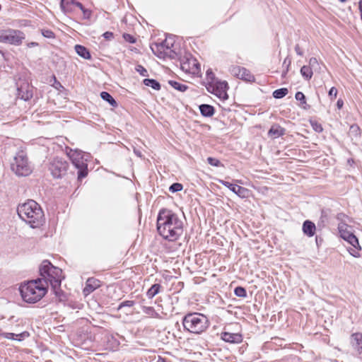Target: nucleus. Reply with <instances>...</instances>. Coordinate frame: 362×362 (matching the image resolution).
<instances>
[{
	"label": "nucleus",
	"instance_id": "1",
	"mask_svg": "<svg viewBox=\"0 0 362 362\" xmlns=\"http://www.w3.org/2000/svg\"><path fill=\"white\" fill-rule=\"evenodd\" d=\"M157 230L164 239L175 241L182 234L183 223L176 214L162 209L157 217Z\"/></svg>",
	"mask_w": 362,
	"mask_h": 362
},
{
	"label": "nucleus",
	"instance_id": "2",
	"mask_svg": "<svg viewBox=\"0 0 362 362\" xmlns=\"http://www.w3.org/2000/svg\"><path fill=\"white\" fill-rule=\"evenodd\" d=\"M40 274L43 284H46L48 288L49 284L51 285L54 294L62 300L64 293L60 289L62 276V270L59 267H54L48 260H44L40 267Z\"/></svg>",
	"mask_w": 362,
	"mask_h": 362
},
{
	"label": "nucleus",
	"instance_id": "3",
	"mask_svg": "<svg viewBox=\"0 0 362 362\" xmlns=\"http://www.w3.org/2000/svg\"><path fill=\"white\" fill-rule=\"evenodd\" d=\"M19 217L32 228H37L44 222V213L41 206L34 200L19 204L17 208Z\"/></svg>",
	"mask_w": 362,
	"mask_h": 362
},
{
	"label": "nucleus",
	"instance_id": "4",
	"mask_svg": "<svg viewBox=\"0 0 362 362\" xmlns=\"http://www.w3.org/2000/svg\"><path fill=\"white\" fill-rule=\"evenodd\" d=\"M47 291L46 284L42 279H35L22 284L20 293L23 300L28 303H35L42 299Z\"/></svg>",
	"mask_w": 362,
	"mask_h": 362
},
{
	"label": "nucleus",
	"instance_id": "5",
	"mask_svg": "<svg viewBox=\"0 0 362 362\" xmlns=\"http://www.w3.org/2000/svg\"><path fill=\"white\" fill-rule=\"evenodd\" d=\"M182 325L185 330L193 334H201L206 330L209 322L206 316L199 313H189L182 319Z\"/></svg>",
	"mask_w": 362,
	"mask_h": 362
},
{
	"label": "nucleus",
	"instance_id": "6",
	"mask_svg": "<svg viewBox=\"0 0 362 362\" xmlns=\"http://www.w3.org/2000/svg\"><path fill=\"white\" fill-rule=\"evenodd\" d=\"M66 155L78 170V179L82 180L86 177L88 174V162L90 160V154L78 149L67 148Z\"/></svg>",
	"mask_w": 362,
	"mask_h": 362
},
{
	"label": "nucleus",
	"instance_id": "7",
	"mask_svg": "<svg viewBox=\"0 0 362 362\" xmlns=\"http://www.w3.org/2000/svg\"><path fill=\"white\" fill-rule=\"evenodd\" d=\"M11 169L18 177H26L31 174L33 167L24 151L18 152L13 157Z\"/></svg>",
	"mask_w": 362,
	"mask_h": 362
},
{
	"label": "nucleus",
	"instance_id": "8",
	"mask_svg": "<svg viewBox=\"0 0 362 362\" xmlns=\"http://www.w3.org/2000/svg\"><path fill=\"white\" fill-rule=\"evenodd\" d=\"M338 229L340 236L354 247V249L349 250L350 254L353 257H358L361 247L358 238L351 230V227L344 223H341L338 226Z\"/></svg>",
	"mask_w": 362,
	"mask_h": 362
},
{
	"label": "nucleus",
	"instance_id": "9",
	"mask_svg": "<svg viewBox=\"0 0 362 362\" xmlns=\"http://www.w3.org/2000/svg\"><path fill=\"white\" fill-rule=\"evenodd\" d=\"M25 38L23 32L19 30L8 29L0 30V42L19 46Z\"/></svg>",
	"mask_w": 362,
	"mask_h": 362
},
{
	"label": "nucleus",
	"instance_id": "10",
	"mask_svg": "<svg viewBox=\"0 0 362 362\" xmlns=\"http://www.w3.org/2000/svg\"><path fill=\"white\" fill-rule=\"evenodd\" d=\"M49 170L54 178H62L66 174L69 163L63 158L55 157L49 163Z\"/></svg>",
	"mask_w": 362,
	"mask_h": 362
},
{
	"label": "nucleus",
	"instance_id": "11",
	"mask_svg": "<svg viewBox=\"0 0 362 362\" xmlns=\"http://www.w3.org/2000/svg\"><path fill=\"white\" fill-rule=\"evenodd\" d=\"M230 73L235 77L247 82L255 81V76L251 72L240 66H232L229 69Z\"/></svg>",
	"mask_w": 362,
	"mask_h": 362
},
{
	"label": "nucleus",
	"instance_id": "12",
	"mask_svg": "<svg viewBox=\"0 0 362 362\" xmlns=\"http://www.w3.org/2000/svg\"><path fill=\"white\" fill-rule=\"evenodd\" d=\"M350 344L354 351V356L362 360V333H353L350 337Z\"/></svg>",
	"mask_w": 362,
	"mask_h": 362
},
{
	"label": "nucleus",
	"instance_id": "13",
	"mask_svg": "<svg viewBox=\"0 0 362 362\" xmlns=\"http://www.w3.org/2000/svg\"><path fill=\"white\" fill-rule=\"evenodd\" d=\"M173 46V43H169L167 40L160 43H154L151 46V49L153 54L160 59H165V53L170 47Z\"/></svg>",
	"mask_w": 362,
	"mask_h": 362
},
{
	"label": "nucleus",
	"instance_id": "14",
	"mask_svg": "<svg viewBox=\"0 0 362 362\" xmlns=\"http://www.w3.org/2000/svg\"><path fill=\"white\" fill-rule=\"evenodd\" d=\"M228 88V83L225 81H216L214 82V93L219 98L223 100H227L228 95L227 94V90Z\"/></svg>",
	"mask_w": 362,
	"mask_h": 362
},
{
	"label": "nucleus",
	"instance_id": "15",
	"mask_svg": "<svg viewBox=\"0 0 362 362\" xmlns=\"http://www.w3.org/2000/svg\"><path fill=\"white\" fill-rule=\"evenodd\" d=\"M220 183L228 187L233 193L241 198H245L248 196L249 190L245 187L232 184L225 180H220Z\"/></svg>",
	"mask_w": 362,
	"mask_h": 362
},
{
	"label": "nucleus",
	"instance_id": "16",
	"mask_svg": "<svg viewBox=\"0 0 362 362\" xmlns=\"http://www.w3.org/2000/svg\"><path fill=\"white\" fill-rule=\"evenodd\" d=\"M221 339L231 344H239L243 341V336L240 333L223 332L221 333Z\"/></svg>",
	"mask_w": 362,
	"mask_h": 362
},
{
	"label": "nucleus",
	"instance_id": "17",
	"mask_svg": "<svg viewBox=\"0 0 362 362\" xmlns=\"http://www.w3.org/2000/svg\"><path fill=\"white\" fill-rule=\"evenodd\" d=\"M100 286V281L98 279L93 277L88 278L86 281V286L83 290V293L85 296H88Z\"/></svg>",
	"mask_w": 362,
	"mask_h": 362
},
{
	"label": "nucleus",
	"instance_id": "18",
	"mask_svg": "<svg viewBox=\"0 0 362 362\" xmlns=\"http://www.w3.org/2000/svg\"><path fill=\"white\" fill-rule=\"evenodd\" d=\"M79 1L76 0H61L60 6L62 11L65 13H72L76 11V4Z\"/></svg>",
	"mask_w": 362,
	"mask_h": 362
},
{
	"label": "nucleus",
	"instance_id": "19",
	"mask_svg": "<svg viewBox=\"0 0 362 362\" xmlns=\"http://www.w3.org/2000/svg\"><path fill=\"white\" fill-rule=\"evenodd\" d=\"M302 230L305 235L313 237L315 233L316 226L311 221L306 220L303 223Z\"/></svg>",
	"mask_w": 362,
	"mask_h": 362
},
{
	"label": "nucleus",
	"instance_id": "20",
	"mask_svg": "<svg viewBox=\"0 0 362 362\" xmlns=\"http://www.w3.org/2000/svg\"><path fill=\"white\" fill-rule=\"evenodd\" d=\"M29 333L28 332H23L18 334L11 333V332H2L0 334V336L5 339H15L18 341H21L24 339L25 338H27L29 337Z\"/></svg>",
	"mask_w": 362,
	"mask_h": 362
},
{
	"label": "nucleus",
	"instance_id": "21",
	"mask_svg": "<svg viewBox=\"0 0 362 362\" xmlns=\"http://www.w3.org/2000/svg\"><path fill=\"white\" fill-rule=\"evenodd\" d=\"M285 134V129L279 124L272 125L268 132L269 136L278 138Z\"/></svg>",
	"mask_w": 362,
	"mask_h": 362
},
{
	"label": "nucleus",
	"instance_id": "22",
	"mask_svg": "<svg viewBox=\"0 0 362 362\" xmlns=\"http://www.w3.org/2000/svg\"><path fill=\"white\" fill-rule=\"evenodd\" d=\"M199 110L204 117H211L214 115L215 109L212 105L202 104L199 105Z\"/></svg>",
	"mask_w": 362,
	"mask_h": 362
},
{
	"label": "nucleus",
	"instance_id": "23",
	"mask_svg": "<svg viewBox=\"0 0 362 362\" xmlns=\"http://www.w3.org/2000/svg\"><path fill=\"white\" fill-rule=\"evenodd\" d=\"M18 95L21 99L27 101L33 97V91L21 86L18 88Z\"/></svg>",
	"mask_w": 362,
	"mask_h": 362
},
{
	"label": "nucleus",
	"instance_id": "24",
	"mask_svg": "<svg viewBox=\"0 0 362 362\" xmlns=\"http://www.w3.org/2000/svg\"><path fill=\"white\" fill-rule=\"evenodd\" d=\"M75 51L80 57L85 59H89L91 57L90 52L84 46L76 45L75 46Z\"/></svg>",
	"mask_w": 362,
	"mask_h": 362
},
{
	"label": "nucleus",
	"instance_id": "25",
	"mask_svg": "<svg viewBox=\"0 0 362 362\" xmlns=\"http://www.w3.org/2000/svg\"><path fill=\"white\" fill-rule=\"evenodd\" d=\"M300 72L303 78L306 81L310 80L313 75V69L309 65L303 66Z\"/></svg>",
	"mask_w": 362,
	"mask_h": 362
},
{
	"label": "nucleus",
	"instance_id": "26",
	"mask_svg": "<svg viewBox=\"0 0 362 362\" xmlns=\"http://www.w3.org/2000/svg\"><path fill=\"white\" fill-rule=\"evenodd\" d=\"M100 97L101 98L107 102L111 106L115 107L117 106V103L116 100L113 98V97L106 91H103L100 93Z\"/></svg>",
	"mask_w": 362,
	"mask_h": 362
},
{
	"label": "nucleus",
	"instance_id": "27",
	"mask_svg": "<svg viewBox=\"0 0 362 362\" xmlns=\"http://www.w3.org/2000/svg\"><path fill=\"white\" fill-rule=\"evenodd\" d=\"M144 313L150 317L160 318V315L155 310L154 308L151 306H142L141 307Z\"/></svg>",
	"mask_w": 362,
	"mask_h": 362
},
{
	"label": "nucleus",
	"instance_id": "28",
	"mask_svg": "<svg viewBox=\"0 0 362 362\" xmlns=\"http://www.w3.org/2000/svg\"><path fill=\"white\" fill-rule=\"evenodd\" d=\"M143 83L145 86L151 87L153 89L156 90H159L160 89V85L158 81L153 78H145L143 81Z\"/></svg>",
	"mask_w": 362,
	"mask_h": 362
},
{
	"label": "nucleus",
	"instance_id": "29",
	"mask_svg": "<svg viewBox=\"0 0 362 362\" xmlns=\"http://www.w3.org/2000/svg\"><path fill=\"white\" fill-rule=\"evenodd\" d=\"M161 286L158 284H155L151 286L147 291L146 295L149 298H153L156 295L160 292Z\"/></svg>",
	"mask_w": 362,
	"mask_h": 362
},
{
	"label": "nucleus",
	"instance_id": "30",
	"mask_svg": "<svg viewBox=\"0 0 362 362\" xmlns=\"http://www.w3.org/2000/svg\"><path fill=\"white\" fill-rule=\"evenodd\" d=\"M168 83L174 88L175 90H177L180 92H185L187 90L188 86L186 84L175 81H169Z\"/></svg>",
	"mask_w": 362,
	"mask_h": 362
},
{
	"label": "nucleus",
	"instance_id": "31",
	"mask_svg": "<svg viewBox=\"0 0 362 362\" xmlns=\"http://www.w3.org/2000/svg\"><path fill=\"white\" fill-rule=\"evenodd\" d=\"M295 98L298 101L300 102V105H303V109L308 110L310 107V105L306 103L305 96L303 93L300 91L297 92L295 95Z\"/></svg>",
	"mask_w": 362,
	"mask_h": 362
},
{
	"label": "nucleus",
	"instance_id": "32",
	"mask_svg": "<svg viewBox=\"0 0 362 362\" xmlns=\"http://www.w3.org/2000/svg\"><path fill=\"white\" fill-rule=\"evenodd\" d=\"M288 90L286 88H281L275 90L273 92L272 95L274 98L280 99V98L285 97L288 94Z\"/></svg>",
	"mask_w": 362,
	"mask_h": 362
},
{
	"label": "nucleus",
	"instance_id": "33",
	"mask_svg": "<svg viewBox=\"0 0 362 362\" xmlns=\"http://www.w3.org/2000/svg\"><path fill=\"white\" fill-rule=\"evenodd\" d=\"M76 7L82 11L83 19H89L90 18L91 11L86 8L81 3L79 2V4H76Z\"/></svg>",
	"mask_w": 362,
	"mask_h": 362
},
{
	"label": "nucleus",
	"instance_id": "34",
	"mask_svg": "<svg viewBox=\"0 0 362 362\" xmlns=\"http://www.w3.org/2000/svg\"><path fill=\"white\" fill-rule=\"evenodd\" d=\"M234 293L238 297H240V298H245V297H247L246 289L244 287H242V286H237L234 289Z\"/></svg>",
	"mask_w": 362,
	"mask_h": 362
},
{
	"label": "nucleus",
	"instance_id": "35",
	"mask_svg": "<svg viewBox=\"0 0 362 362\" xmlns=\"http://www.w3.org/2000/svg\"><path fill=\"white\" fill-rule=\"evenodd\" d=\"M183 189V186L182 184L180 183H178V182H175V183H173L172 184L170 187H169V190L173 192V193H175V192H180L181 191L182 189Z\"/></svg>",
	"mask_w": 362,
	"mask_h": 362
},
{
	"label": "nucleus",
	"instance_id": "36",
	"mask_svg": "<svg viewBox=\"0 0 362 362\" xmlns=\"http://www.w3.org/2000/svg\"><path fill=\"white\" fill-rule=\"evenodd\" d=\"M135 304L134 300H124L117 307V310H120L124 307L131 308Z\"/></svg>",
	"mask_w": 362,
	"mask_h": 362
},
{
	"label": "nucleus",
	"instance_id": "37",
	"mask_svg": "<svg viewBox=\"0 0 362 362\" xmlns=\"http://www.w3.org/2000/svg\"><path fill=\"white\" fill-rule=\"evenodd\" d=\"M206 78L209 83H214V82L216 81L215 74H214L211 69H208L206 71Z\"/></svg>",
	"mask_w": 362,
	"mask_h": 362
},
{
	"label": "nucleus",
	"instance_id": "38",
	"mask_svg": "<svg viewBox=\"0 0 362 362\" xmlns=\"http://www.w3.org/2000/svg\"><path fill=\"white\" fill-rule=\"evenodd\" d=\"M309 66L312 68V69L317 70L319 67V63L315 57H311L309 59Z\"/></svg>",
	"mask_w": 362,
	"mask_h": 362
},
{
	"label": "nucleus",
	"instance_id": "39",
	"mask_svg": "<svg viewBox=\"0 0 362 362\" xmlns=\"http://www.w3.org/2000/svg\"><path fill=\"white\" fill-rule=\"evenodd\" d=\"M165 59H175L177 57V53L170 47L168 51L165 53Z\"/></svg>",
	"mask_w": 362,
	"mask_h": 362
},
{
	"label": "nucleus",
	"instance_id": "40",
	"mask_svg": "<svg viewBox=\"0 0 362 362\" xmlns=\"http://www.w3.org/2000/svg\"><path fill=\"white\" fill-rule=\"evenodd\" d=\"M207 161H208V163L212 166L218 167V166L221 165V162L218 159L212 158V157H209L207 158Z\"/></svg>",
	"mask_w": 362,
	"mask_h": 362
},
{
	"label": "nucleus",
	"instance_id": "41",
	"mask_svg": "<svg viewBox=\"0 0 362 362\" xmlns=\"http://www.w3.org/2000/svg\"><path fill=\"white\" fill-rule=\"evenodd\" d=\"M136 71H138L142 76H147V70L141 65H137L136 67Z\"/></svg>",
	"mask_w": 362,
	"mask_h": 362
},
{
	"label": "nucleus",
	"instance_id": "42",
	"mask_svg": "<svg viewBox=\"0 0 362 362\" xmlns=\"http://www.w3.org/2000/svg\"><path fill=\"white\" fill-rule=\"evenodd\" d=\"M123 38L124 39L125 41L129 43H135L136 42L135 37L133 35L128 33H124Z\"/></svg>",
	"mask_w": 362,
	"mask_h": 362
},
{
	"label": "nucleus",
	"instance_id": "43",
	"mask_svg": "<svg viewBox=\"0 0 362 362\" xmlns=\"http://www.w3.org/2000/svg\"><path fill=\"white\" fill-rule=\"evenodd\" d=\"M42 35L47 38L54 37V33L50 30H42Z\"/></svg>",
	"mask_w": 362,
	"mask_h": 362
},
{
	"label": "nucleus",
	"instance_id": "44",
	"mask_svg": "<svg viewBox=\"0 0 362 362\" xmlns=\"http://www.w3.org/2000/svg\"><path fill=\"white\" fill-rule=\"evenodd\" d=\"M329 216V210L328 209H322L321 210V216L320 219L322 222L327 221Z\"/></svg>",
	"mask_w": 362,
	"mask_h": 362
},
{
	"label": "nucleus",
	"instance_id": "45",
	"mask_svg": "<svg viewBox=\"0 0 362 362\" xmlns=\"http://www.w3.org/2000/svg\"><path fill=\"white\" fill-rule=\"evenodd\" d=\"M329 96L332 100L333 98H335L337 95V89L335 87H332L329 91Z\"/></svg>",
	"mask_w": 362,
	"mask_h": 362
},
{
	"label": "nucleus",
	"instance_id": "46",
	"mask_svg": "<svg viewBox=\"0 0 362 362\" xmlns=\"http://www.w3.org/2000/svg\"><path fill=\"white\" fill-rule=\"evenodd\" d=\"M103 36L105 39L107 40H111L114 38V34L112 32L107 31L103 34Z\"/></svg>",
	"mask_w": 362,
	"mask_h": 362
},
{
	"label": "nucleus",
	"instance_id": "47",
	"mask_svg": "<svg viewBox=\"0 0 362 362\" xmlns=\"http://www.w3.org/2000/svg\"><path fill=\"white\" fill-rule=\"evenodd\" d=\"M295 51L296 52V54L299 56H303V52L302 51V49H300L299 45H296L295 46Z\"/></svg>",
	"mask_w": 362,
	"mask_h": 362
},
{
	"label": "nucleus",
	"instance_id": "48",
	"mask_svg": "<svg viewBox=\"0 0 362 362\" xmlns=\"http://www.w3.org/2000/svg\"><path fill=\"white\" fill-rule=\"evenodd\" d=\"M313 129L317 132H322L323 129L322 127V126L317 123H315V125L313 124Z\"/></svg>",
	"mask_w": 362,
	"mask_h": 362
},
{
	"label": "nucleus",
	"instance_id": "49",
	"mask_svg": "<svg viewBox=\"0 0 362 362\" xmlns=\"http://www.w3.org/2000/svg\"><path fill=\"white\" fill-rule=\"evenodd\" d=\"M344 105V102L341 99H339L337 102V107L338 109H341Z\"/></svg>",
	"mask_w": 362,
	"mask_h": 362
},
{
	"label": "nucleus",
	"instance_id": "50",
	"mask_svg": "<svg viewBox=\"0 0 362 362\" xmlns=\"http://www.w3.org/2000/svg\"><path fill=\"white\" fill-rule=\"evenodd\" d=\"M38 46V43L35 42H31L27 44V47L29 48Z\"/></svg>",
	"mask_w": 362,
	"mask_h": 362
},
{
	"label": "nucleus",
	"instance_id": "51",
	"mask_svg": "<svg viewBox=\"0 0 362 362\" xmlns=\"http://www.w3.org/2000/svg\"><path fill=\"white\" fill-rule=\"evenodd\" d=\"M291 63V60H288V66H287V69H286V70L284 72H283V74H282V76H283V77H284V76H286V74H287V72H288V66H290Z\"/></svg>",
	"mask_w": 362,
	"mask_h": 362
},
{
	"label": "nucleus",
	"instance_id": "52",
	"mask_svg": "<svg viewBox=\"0 0 362 362\" xmlns=\"http://www.w3.org/2000/svg\"><path fill=\"white\" fill-rule=\"evenodd\" d=\"M156 362H168L165 360V358H162L160 356L158 357V359L157 360Z\"/></svg>",
	"mask_w": 362,
	"mask_h": 362
},
{
	"label": "nucleus",
	"instance_id": "53",
	"mask_svg": "<svg viewBox=\"0 0 362 362\" xmlns=\"http://www.w3.org/2000/svg\"><path fill=\"white\" fill-rule=\"evenodd\" d=\"M186 65H187V64H186V63H185V62L182 63V69H185L186 71H187V69H188V68H187V67H186Z\"/></svg>",
	"mask_w": 362,
	"mask_h": 362
},
{
	"label": "nucleus",
	"instance_id": "54",
	"mask_svg": "<svg viewBox=\"0 0 362 362\" xmlns=\"http://www.w3.org/2000/svg\"><path fill=\"white\" fill-rule=\"evenodd\" d=\"M134 153L139 157L141 156V152L134 149Z\"/></svg>",
	"mask_w": 362,
	"mask_h": 362
},
{
	"label": "nucleus",
	"instance_id": "55",
	"mask_svg": "<svg viewBox=\"0 0 362 362\" xmlns=\"http://www.w3.org/2000/svg\"><path fill=\"white\" fill-rule=\"evenodd\" d=\"M359 10H362V0H361L358 3Z\"/></svg>",
	"mask_w": 362,
	"mask_h": 362
},
{
	"label": "nucleus",
	"instance_id": "56",
	"mask_svg": "<svg viewBox=\"0 0 362 362\" xmlns=\"http://www.w3.org/2000/svg\"><path fill=\"white\" fill-rule=\"evenodd\" d=\"M315 240H316V243H317V245H318V243H320V240H319V238H318V237H317V236H316V238H315Z\"/></svg>",
	"mask_w": 362,
	"mask_h": 362
},
{
	"label": "nucleus",
	"instance_id": "57",
	"mask_svg": "<svg viewBox=\"0 0 362 362\" xmlns=\"http://www.w3.org/2000/svg\"><path fill=\"white\" fill-rule=\"evenodd\" d=\"M288 60H289V59H288V58H286V59H284V64H286V63H288Z\"/></svg>",
	"mask_w": 362,
	"mask_h": 362
},
{
	"label": "nucleus",
	"instance_id": "58",
	"mask_svg": "<svg viewBox=\"0 0 362 362\" xmlns=\"http://www.w3.org/2000/svg\"><path fill=\"white\" fill-rule=\"evenodd\" d=\"M192 63H193V65H194V66H195V65H196L195 60H192Z\"/></svg>",
	"mask_w": 362,
	"mask_h": 362
},
{
	"label": "nucleus",
	"instance_id": "59",
	"mask_svg": "<svg viewBox=\"0 0 362 362\" xmlns=\"http://www.w3.org/2000/svg\"><path fill=\"white\" fill-rule=\"evenodd\" d=\"M339 1L340 2L344 3V2H345L346 0H339Z\"/></svg>",
	"mask_w": 362,
	"mask_h": 362
},
{
	"label": "nucleus",
	"instance_id": "60",
	"mask_svg": "<svg viewBox=\"0 0 362 362\" xmlns=\"http://www.w3.org/2000/svg\"><path fill=\"white\" fill-rule=\"evenodd\" d=\"M360 12H361V19H362V9L360 10Z\"/></svg>",
	"mask_w": 362,
	"mask_h": 362
}]
</instances>
